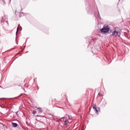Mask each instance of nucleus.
<instances>
[{
    "label": "nucleus",
    "instance_id": "f257e3e1",
    "mask_svg": "<svg viewBox=\"0 0 130 130\" xmlns=\"http://www.w3.org/2000/svg\"><path fill=\"white\" fill-rule=\"evenodd\" d=\"M112 35L114 37H119V36H120V32H119L116 30H115L114 31V32H113Z\"/></svg>",
    "mask_w": 130,
    "mask_h": 130
},
{
    "label": "nucleus",
    "instance_id": "f03ea898",
    "mask_svg": "<svg viewBox=\"0 0 130 130\" xmlns=\"http://www.w3.org/2000/svg\"><path fill=\"white\" fill-rule=\"evenodd\" d=\"M101 32H104V33H106L109 31V27L108 26H106L104 28L101 29Z\"/></svg>",
    "mask_w": 130,
    "mask_h": 130
},
{
    "label": "nucleus",
    "instance_id": "7ed1b4c3",
    "mask_svg": "<svg viewBox=\"0 0 130 130\" xmlns=\"http://www.w3.org/2000/svg\"><path fill=\"white\" fill-rule=\"evenodd\" d=\"M61 121H63V122H64V123L68 125L69 124V121L68 120H67V118H62L61 119Z\"/></svg>",
    "mask_w": 130,
    "mask_h": 130
},
{
    "label": "nucleus",
    "instance_id": "20e7f679",
    "mask_svg": "<svg viewBox=\"0 0 130 130\" xmlns=\"http://www.w3.org/2000/svg\"><path fill=\"white\" fill-rule=\"evenodd\" d=\"M37 110L39 111V113H42V109H41L40 108L36 107Z\"/></svg>",
    "mask_w": 130,
    "mask_h": 130
},
{
    "label": "nucleus",
    "instance_id": "39448f33",
    "mask_svg": "<svg viewBox=\"0 0 130 130\" xmlns=\"http://www.w3.org/2000/svg\"><path fill=\"white\" fill-rule=\"evenodd\" d=\"M93 109H94V110L96 111V113H98V110H97L96 106H93Z\"/></svg>",
    "mask_w": 130,
    "mask_h": 130
},
{
    "label": "nucleus",
    "instance_id": "423d86ee",
    "mask_svg": "<svg viewBox=\"0 0 130 130\" xmlns=\"http://www.w3.org/2000/svg\"><path fill=\"white\" fill-rule=\"evenodd\" d=\"M12 126H13L14 127H16V126H18V124L16 123H12Z\"/></svg>",
    "mask_w": 130,
    "mask_h": 130
},
{
    "label": "nucleus",
    "instance_id": "0eeeda50",
    "mask_svg": "<svg viewBox=\"0 0 130 130\" xmlns=\"http://www.w3.org/2000/svg\"><path fill=\"white\" fill-rule=\"evenodd\" d=\"M20 27V24L18 25V26L17 27V31H16V35L18 34V30H19V27Z\"/></svg>",
    "mask_w": 130,
    "mask_h": 130
},
{
    "label": "nucleus",
    "instance_id": "6e6552de",
    "mask_svg": "<svg viewBox=\"0 0 130 130\" xmlns=\"http://www.w3.org/2000/svg\"><path fill=\"white\" fill-rule=\"evenodd\" d=\"M32 113H33V114H36V113H37L36 111H35V110L33 111Z\"/></svg>",
    "mask_w": 130,
    "mask_h": 130
}]
</instances>
